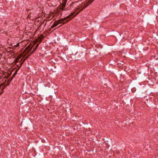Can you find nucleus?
<instances>
[{"label": "nucleus", "instance_id": "1", "mask_svg": "<svg viewBox=\"0 0 158 158\" xmlns=\"http://www.w3.org/2000/svg\"><path fill=\"white\" fill-rule=\"evenodd\" d=\"M80 13V11H78L76 14H75V12L71 13L69 15L64 18L60 19L55 22L57 25L59 24L62 23L65 24L70 21L74 17L78 15Z\"/></svg>", "mask_w": 158, "mask_h": 158}, {"label": "nucleus", "instance_id": "2", "mask_svg": "<svg viewBox=\"0 0 158 158\" xmlns=\"http://www.w3.org/2000/svg\"><path fill=\"white\" fill-rule=\"evenodd\" d=\"M94 0H89L88 1L82 3L79 5L76 8L75 11L80 9L79 10L80 12L86 8L88 6L90 5Z\"/></svg>", "mask_w": 158, "mask_h": 158}, {"label": "nucleus", "instance_id": "3", "mask_svg": "<svg viewBox=\"0 0 158 158\" xmlns=\"http://www.w3.org/2000/svg\"><path fill=\"white\" fill-rule=\"evenodd\" d=\"M94 0H89L88 1L82 3L79 5L76 8L75 11L80 9L79 10L80 12L86 8L88 6L90 5Z\"/></svg>", "mask_w": 158, "mask_h": 158}, {"label": "nucleus", "instance_id": "4", "mask_svg": "<svg viewBox=\"0 0 158 158\" xmlns=\"http://www.w3.org/2000/svg\"><path fill=\"white\" fill-rule=\"evenodd\" d=\"M12 80H8L7 81L6 80H2L1 81V83L0 84V87L2 86H3L2 87L0 92V95L3 93L4 89L5 88L6 86L9 85Z\"/></svg>", "mask_w": 158, "mask_h": 158}, {"label": "nucleus", "instance_id": "5", "mask_svg": "<svg viewBox=\"0 0 158 158\" xmlns=\"http://www.w3.org/2000/svg\"><path fill=\"white\" fill-rule=\"evenodd\" d=\"M29 56H30V55H29L26 58H25L23 60V62L21 63V62L22 60H23V58H22L21 59V60L20 61H19V62H15V63H16L15 64L18 67H19L18 68H19L23 64V62L25 61L26 59L28 58L29 57Z\"/></svg>", "mask_w": 158, "mask_h": 158}, {"label": "nucleus", "instance_id": "6", "mask_svg": "<svg viewBox=\"0 0 158 158\" xmlns=\"http://www.w3.org/2000/svg\"><path fill=\"white\" fill-rule=\"evenodd\" d=\"M44 37L42 35H40L37 39H36L35 40V42H39L40 43L42 41V38Z\"/></svg>", "mask_w": 158, "mask_h": 158}, {"label": "nucleus", "instance_id": "7", "mask_svg": "<svg viewBox=\"0 0 158 158\" xmlns=\"http://www.w3.org/2000/svg\"><path fill=\"white\" fill-rule=\"evenodd\" d=\"M32 47L31 48L30 46H28L26 48V51H27V52L28 53L30 52L31 50Z\"/></svg>", "mask_w": 158, "mask_h": 158}, {"label": "nucleus", "instance_id": "8", "mask_svg": "<svg viewBox=\"0 0 158 158\" xmlns=\"http://www.w3.org/2000/svg\"><path fill=\"white\" fill-rule=\"evenodd\" d=\"M67 0H63V2L62 3V6L63 8H64L66 5Z\"/></svg>", "mask_w": 158, "mask_h": 158}, {"label": "nucleus", "instance_id": "9", "mask_svg": "<svg viewBox=\"0 0 158 158\" xmlns=\"http://www.w3.org/2000/svg\"><path fill=\"white\" fill-rule=\"evenodd\" d=\"M39 44H37L36 46H35V48L34 49V50L33 51V52H32V53H31L30 55H29L30 56L31 55V54H33V53L35 52V51L36 49L37 48V47H38V46H39Z\"/></svg>", "mask_w": 158, "mask_h": 158}, {"label": "nucleus", "instance_id": "10", "mask_svg": "<svg viewBox=\"0 0 158 158\" xmlns=\"http://www.w3.org/2000/svg\"><path fill=\"white\" fill-rule=\"evenodd\" d=\"M57 25V24L56 22H55L53 24L51 27V28H52L56 27Z\"/></svg>", "mask_w": 158, "mask_h": 158}, {"label": "nucleus", "instance_id": "11", "mask_svg": "<svg viewBox=\"0 0 158 158\" xmlns=\"http://www.w3.org/2000/svg\"><path fill=\"white\" fill-rule=\"evenodd\" d=\"M19 68H18V69H16L15 70V72L13 74V76H15V75L17 74V71L19 70Z\"/></svg>", "mask_w": 158, "mask_h": 158}, {"label": "nucleus", "instance_id": "12", "mask_svg": "<svg viewBox=\"0 0 158 158\" xmlns=\"http://www.w3.org/2000/svg\"><path fill=\"white\" fill-rule=\"evenodd\" d=\"M54 17V16L53 15L52 16H48L47 17V18H50V19H52Z\"/></svg>", "mask_w": 158, "mask_h": 158}, {"label": "nucleus", "instance_id": "13", "mask_svg": "<svg viewBox=\"0 0 158 158\" xmlns=\"http://www.w3.org/2000/svg\"><path fill=\"white\" fill-rule=\"evenodd\" d=\"M149 80L150 81H148V83L149 82H150V81H152V80H151V79H150V80Z\"/></svg>", "mask_w": 158, "mask_h": 158}, {"label": "nucleus", "instance_id": "14", "mask_svg": "<svg viewBox=\"0 0 158 158\" xmlns=\"http://www.w3.org/2000/svg\"><path fill=\"white\" fill-rule=\"evenodd\" d=\"M20 59V58H17L16 59L17 60H19Z\"/></svg>", "mask_w": 158, "mask_h": 158}, {"label": "nucleus", "instance_id": "15", "mask_svg": "<svg viewBox=\"0 0 158 158\" xmlns=\"http://www.w3.org/2000/svg\"><path fill=\"white\" fill-rule=\"evenodd\" d=\"M67 8H68V9H70V7H68Z\"/></svg>", "mask_w": 158, "mask_h": 158}, {"label": "nucleus", "instance_id": "16", "mask_svg": "<svg viewBox=\"0 0 158 158\" xmlns=\"http://www.w3.org/2000/svg\"><path fill=\"white\" fill-rule=\"evenodd\" d=\"M148 84L149 85H152V84H150V83Z\"/></svg>", "mask_w": 158, "mask_h": 158}, {"label": "nucleus", "instance_id": "17", "mask_svg": "<svg viewBox=\"0 0 158 158\" xmlns=\"http://www.w3.org/2000/svg\"><path fill=\"white\" fill-rule=\"evenodd\" d=\"M63 10H65V9H63Z\"/></svg>", "mask_w": 158, "mask_h": 158}, {"label": "nucleus", "instance_id": "18", "mask_svg": "<svg viewBox=\"0 0 158 158\" xmlns=\"http://www.w3.org/2000/svg\"><path fill=\"white\" fill-rule=\"evenodd\" d=\"M13 79V78H11V79Z\"/></svg>", "mask_w": 158, "mask_h": 158}]
</instances>
